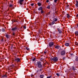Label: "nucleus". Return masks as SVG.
Returning <instances> with one entry per match:
<instances>
[{"mask_svg": "<svg viewBox=\"0 0 78 78\" xmlns=\"http://www.w3.org/2000/svg\"><path fill=\"white\" fill-rule=\"evenodd\" d=\"M51 60L52 61H53V62H57L58 60V59L57 57H53V58H51Z\"/></svg>", "mask_w": 78, "mask_h": 78, "instance_id": "f257e3e1", "label": "nucleus"}, {"mask_svg": "<svg viewBox=\"0 0 78 78\" xmlns=\"http://www.w3.org/2000/svg\"><path fill=\"white\" fill-rule=\"evenodd\" d=\"M37 65L39 68H41L42 67L41 62L40 61H38L37 62Z\"/></svg>", "mask_w": 78, "mask_h": 78, "instance_id": "f03ea898", "label": "nucleus"}, {"mask_svg": "<svg viewBox=\"0 0 78 78\" xmlns=\"http://www.w3.org/2000/svg\"><path fill=\"white\" fill-rule=\"evenodd\" d=\"M12 22L14 23V22H17V23L19 24V20H13L12 21Z\"/></svg>", "mask_w": 78, "mask_h": 78, "instance_id": "7ed1b4c3", "label": "nucleus"}, {"mask_svg": "<svg viewBox=\"0 0 78 78\" xmlns=\"http://www.w3.org/2000/svg\"><path fill=\"white\" fill-rule=\"evenodd\" d=\"M15 62L18 63L19 62H20V58H16L15 59Z\"/></svg>", "mask_w": 78, "mask_h": 78, "instance_id": "20e7f679", "label": "nucleus"}, {"mask_svg": "<svg viewBox=\"0 0 78 78\" xmlns=\"http://www.w3.org/2000/svg\"><path fill=\"white\" fill-rule=\"evenodd\" d=\"M65 53H66V52H65V51H62L61 52V54L62 56H64V55H65Z\"/></svg>", "mask_w": 78, "mask_h": 78, "instance_id": "39448f33", "label": "nucleus"}, {"mask_svg": "<svg viewBox=\"0 0 78 78\" xmlns=\"http://www.w3.org/2000/svg\"><path fill=\"white\" fill-rule=\"evenodd\" d=\"M54 44V43H53V42H51L49 44V46L50 47H51Z\"/></svg>", "mask_w": 78, "mask_h": 78, "instance_id": "423d86ee", "label": "nucleus"}, {"mask_svg": "<svg viewBox=\"0 0 78 78\" xmlns=\"http://www.w3.org/2000/svg\"><path fill=\"white\" fill-rule=\"evenodd\" d=\"M23 1L24 0H20V4L21 5H23Z\"/></svg>", "mask_w": 78, "mask_h": 78, "instance_id": "0eeeda50", "label": "nucleus"}, {"mask_svg": "<svg viewBox=\"0 0 78 78\" xmlns=\"http://www.w3.org/2000/svg\"><path fill=\"white\" fill-rule=\"evenodd\" d=\"M17 28H18V27L17 28L16 27H15L14 28H12V31H15V30H17Z\"/></svg>", "mask_w": 78, "mask_h": 78, "instance_id": "6e6552de", "label": "nucleus"}, {"mask_svg": "<svg viewBox=\"0 0 78 78\" xmlns=\"http://www.w3.org/2000/svg\"><path fill=\"white\" fill-rule=\"evenodd\" d=\"M59 47H60V46L59 45H56V46H55V48H56L57 49H59Z\"/></svg>", "mask_w": 78, "mask_h": 78, "instance_id": "1a4fd4ad", "label": "nucleus"}, {"mask_svg": "<svg viewBox=\"0 0 78 78\" xmlns=\"http://www.w3.org/2000/svg\"><path fill=\"white\" fill-rule=\"evenodd\" d=\"M75 34L76 36H78V31H76L75 32Z\"/></svg>", "mask_w": 78, "mask_h": 78, "instance_id": "9d476101", "label": "nucleus"}, {"mask_svg": "<svg viewBox=\"0 0 78 78\" xmlns=\"http://www.w3.org/2000/svg\"><path fill=\"white\" fill-rule=\"evenodd\" d=\"M73 70L74 71L76 70V67H73Z\"/></svg>", "mask_w": 78, "mask_h": 78, "instance_id": "9b49d317", "label": "nucleus"}, {"mask_svg": "<svg viewBox=\"0 0 78 78\" xmlns=\"http://www.w3.org/2000/svg\"><path fill=\"white\" fill-rule=\"evenodd\" d=\"M42 9V7H40L38 9V10H39V11H41Z\"/></svg>", "mask_w": 78, "mask_h": 78, "instance_id": "f8f14e48", "label": "nucleus"}, {"mask_svg": "<svg viewBox=\"0 0 78 78\" xmlns=\"http://www.w3.org/2000/svg\"><path fill=\"white\" fill-rule=\"evenodd\" d=\"M65 45L67 47H68V46H69V43H66L65 44Z\"/></svg>", "mask_w": 78, "mask_h": 78, "instance_id": "ddd939ff", "label": "nucleus"}, {"mask_svg": "<svg viewBox=\"0 0 78 78\" xmlns=\"http://www.w3.org/2000/svg\"><path fill=\"white\" fill-rule=\"evenodd\" d=\"M2 32H5V29L3 28H2Z\"/></svg>", "mask_w": 78, "mask_h": 78, "instance_id": "4468645a", "label": "nucleus"}, {"mask_svg": "<svg viewBox=\"0 0 78 78\" xmlns=\"http://www.w3.org/2000/svg\"><path fill=\"white\" fill-rule=\"evenodd\" d=\"M12 6H13V5L12 4H11L9 5V8H12Z\"/></svg>", "mask_w": 78, "mask_h": 78, "instance_id": "2eb2a0df", "label": "nucleus"}, {"mask_svg": "<svg viewBox=\"0 0 78 78\" xmlns=\"http://www.w3.org/2000/svg\"><path fill=\"white\" fill-rule=\"evenodd\" d=\"M37 5H38V6H41V3L40 2H38L37 3Z\"/></svg>", "mask_w": 78, "mask_h": 78, "instance_id": "dca6fc26", "label": "nucleus"}, {"mask_svg": "<svg viewBox=\"0 0 78 78\" xmlns=\"http://www.w3.org/2000/svg\"><path fill=\"white\" fill-rule=\"evenodd\" d=\"M76 7H78V2L76 1Z\"/></svg>", "mask_w": 78, "mask_h": 78, "instance_id": "f3484780", "label": "nucleus"}, {"mask_svg": "<svg viewBox=\"0 0 78 78\" xmlns=\"http://www.w3.org/2000/svg\"><path fill=\"white\" fill-rule=\"evenodd\" d=\"M40 77L41 78H43L44 77V75H41L40 76Z\"/></svg>", "mask_w": 78, "mask_h": 78, "instance_id": "a211bd4d", "label": "nucleus"}, {"mask_svg": "<svg viewBox=\"0 0 78 78\" xmlns=\"http://www.w3.org/2000/svg\"><path fill=\"white\" fill-rule=\"evenodd\" d=\"M5 37H6L7 38H9V35L7 34H5Z\"/></svg>", "mask_w": 78, "mask_h": 78, "instance_id": "6ab92c4d", "label": "nucleus"}, {"mask_svg": "<svg viewBox=\"0 0 78 78\" xmlns=\"http://www.w3.org/2000/svg\"><path fill=\"white\" fill-rule=\"evenodd\" d=\"M54 21H55V22H56L57 20H58L56 18H54L53 19Z\"/></svg>", "mask_w": 78, "mask_h": 78, "instance_id": "aec40b11", "label": "nucleus"}, {"mask_svg": "<svg viewBox=\"0 0 78 78\" xmlns=\"http://www.w3.org/2000/svg\"><path fill=\"white\" fill-rule=\"evenodd\" d=\"M2 77H6V78H7V76L6 75V74H5V75H4V76H2Z\"/></svg>", "mask_w": 78, "mask_h": 78, "instance_id": "412c9836", "label": "nucleus"}, {"mask_svg": "<svg viewBox=\"0 0 78 78\" xmlns=\"http://www.w3.org/2000/svg\"><path fill=\"white\" fill-rule=\"evenodd\" d=\"M24 74V73H22V70H21L20 75H23Z\"/></svg>", "mask_w": 78, "mask_h": 78, "instance_id": "4be33fe9", "label": "nucleus"}, {"mask_svg": "<svg viewBox=\"0 0 78 78\" xmlns=\"http://www.w3.org/2000/svg\"><path fill=\"white\" fill-rule=\"evenodd\" d=\"M67 17H68V18H69L70 17V16L68 14H67Z\"/></svg>", "mask_w": 78, "mask_h": 78, "instance_id": "5701e85b", "label": "nucleus"}, {"mask_svg": "<svg viewBox=\"0 0 78 78\" xmlns=\"http://www.w3.org/2000/svg\"><path fill=\"white\" fill-rule=\"evenodd\" d=\"M56 75L57 76H60V75L59 74V73H56Z\"/></svg>", "mask_w": 78, "mask_h": 78, "instance_id": "b1692460", "label": "nucleus"}, {"mask_svg": "<svg viewBox=\"0 0 78 78\" xmlns=\"http://www.w3.org/2000/svg\"><path fill=\"white\" fill-rule=\"evenodd\" d=\"M49 14H50V12H48L46 15L47 16H48V15H49Z\"/></svg>", "mask_w": 78, "mask_h": 78, "instance_id": "393cba45", "label": "nucleus"}, {"mask_svg": "<svg viewBox=\"0 0 78 78\" xmlns=\"http://www.w3.org/2000/svg\"><path fill=\"white\" fill-rule=\"evenodd\" d=\"M44 11H43L42 10H41V14H43L44 13Z\"/></svg>", "mask_w": 78, "mask_h": 78, "instance_id": "a878e982", "label": "nucleus"}, {"mask_svg": "<svg viewBox=\"0 0 78 78\" xmlns=\"http://www.w3.org/2000/svg\"><path fill=\"white\" fill-rule=\"evenodd\" d=\"M35 60H36V58H35L32 59L33 61H35Z\"/></svg>", "mask_w": 78, "mask_h": 78, "instance_id": "bb28decb", "label": "nucleus"}, {"mask_svg": "<svg viewBox=\"0 0 78 78\" xmlns=\"http://www.w3.org/2000/svg\"><path fill=\"white\" fill-rule=\"evenodd\" d=\"M26 49H27V50H30L29 49V48H28L26 47Z\"/></svg>", "mask_w": 78, "mask_h": 78, "instance_id": "cd10ccee", "label": "nucleus"}, {"mask_svg": "<svg viewBox=\"0 0 78 78\" xmlns=\"http://www.w3.org/2000/svg\"><path fill=\"white\" fill-rule=\"evenodd\" d=\"M76 60L77 61H78V57H76Z\"/></svg>", "mask_w": 78, "mask_h": 78, "instance_id": "c85d7f7f", "label": "nucleus"}, {"mask_svg": "<svg viewBox=\"0 0 78 78\" xmlns=\"http://www.w3.org/2000/svg\"><path fill=\"white\" fill-rule=\"evenodd\" d=\"M55 23V22L54 21H52V25H53V24H54Z\"/></svg>", "mask_w": 78, "mask_h": 78, "instance_id": "c756f323", "label": "nucleus"}, {"mask_svg": "<svg viewBox=\"0 0 78 78\" xmlns=\"http://www.w3.org/2000/svg\"><path fill=\"white\" fill-rule=\"evenodd\" d=\"M58 32H59V33H60V34H61V33H62V31H61V30H59V31H58Z\"/></svg>", "mask_w": 78, "mask_h": 78, "instance_id": "7c9ffc66", "label": "nucleus"}, {"mask_svg": "<svg viewBox=\"0 0 78 78\" xmlns=\"http://www.w3.org/2000/svg\"><path fill=\"white\" fill-rule=\"evenodd\" d=\"M47 8H48V9H50V5H48L47 7Z\"/></svg>", "mask_w": 78, "mask_h": 78, "instance_id": "2f4dec72", "label": "nucleus"}, {"mask_svg": "<svg viewBox=\"0 0 78 78\" xmlns=\"http://www.w3.org/2000/svg\"><path fill=\"white\" fill-rule=\"evenodd\" d=\"M40 60L41 61H42V60H44V58H41L40 59Z\"/></svg>", "mask_w": 78, "mask_h": 78, "instance_id": "473e14b6", "label": "nucleus"}, {"mask_svg": "<svg viewBox=\"0 0 78 78\" xmlns=\"http://www.w3.org/2000/svg\"><path fill=\"white\" fill-rule=\"evenodd\" d=\"M31 5L32 6H33L34 5V4H31Z\"/></svg>", "mask_w": 78, "mask_h": 78, "instance_id": "72a5a7b5", "label": "nucleus"}, {"mask_svg": "<svg viewBox=\"0 0 78 78\" xmlns=\"http://www.w3.org/2000/svg\"><path fill=\"white\" fill-rule=\"evenodd\" d=\"M48 2H49V0H47L46 2L48 3Z\"/></svg>", "mask_w": 78, "mask_h": 78, "instance_id": "f704fd0d", "label": "nucleus"}, {"mask_svg": "<svg viewBox=\"0 0 78 78\" xmlns=\"http://www.w3.org/2000/svg\"><path fill=\"white\" fill-rule=\"evenodd\" d=\"M63 60H66V58L64 57L63 58Z\"/></svg>", "mask_w": 78, "mask_h": 78, "instance_id": "c9c22d12", "label": "nucleus"}, {"mask_svg": "<svg viewBox=\"0 0 78 78\" xmlns=\"http://www.w3.org/2000/svg\"><path fill=\"white\" fill-rule=\"evenodd\" d=\"M23 28H24V29H26V26H24L23 27Z\"/></svg>", "mask_w": 78, "mask_h": 78, "instance_id": "e433bc0d", "label": "nucleus"}, {"mask_svg": "<svg viewBox=\"0 0 78 78\" xmlns=\"http://www.w3.org/2000/svg\"><path fill=\"white\" fill-rule=\"evenodd\" d=\"M57 30L58 31H60V29H59V28H57Z\"/></svg>", "mask_w": 78, "mask_h": 78, "instance_id": "4c0bfd02", "label": "nucleus"}, {"mask_svg": "<svg viewBox=\"0 0 78 78\" xmlns=\"http://www.w3.org/2000/svg\"><path fill=\"white\" fill-rule=\"evenodd\" d=\"M57 1V0H55L54 2L55 3H56V2Z\"/></svg>", "mask_w": 78, "mask_h": 78, "instance_id": "58836bf2", "label": "nucleus"}, {"mask_svg": "<svg viewBox=\"0 0 78 78\" xmlns=\"http://www.w3.org/2000/svg\"><path fill=\"white\" fill-rule=\"evenodd\" d=\"M31 77H32V76H34V75L32 74L31 75Z\"/></svg>", "mask_w": 78, "mask_h": 78, "instance_id": "ea45409f", "label": "nucleus"}, {"mask_svg": "<svg viewBox=\"0 0 78 78\" xmlns=\"http://www.w3.org/2000/svg\"><path fill=\"white\" fill-rule=\"evenodd\" d=\"M15 34V32H13V35H14Z\"/></svg>", "mask_w": 78, "mask_h": 78, "instance_id": "a19ab883", "label": "nucleus"}, {"mask_svg": "<svg viewBox=\"0 0 78 78\" xmlns=\"http://www.w3.org/2000/svg\"><path fill=\"white\" fill-rule=\"evenodd\" d=\"M69 5H67V7L68 8H69Z\"/></svg>", "mask_w": 78, "mask_h": 78, "instance_id": "79ce46f5", "label": "nucleus"}, {"mask_svg": "<svg viewBox=\"0 0 78 78\" xmlns=\"http://www.w3.org/2000/svg\"><path fill=\"white\" fill-rule=\"evenodd\" d=\"M20 3V0H19L18 2V3Z\"/></svg>", "mask_w": 78, "mask_h": 78, "instance_id": "37998d69", "label": "nucleus"}, {"mask_svg": "<svg viewBox=\"0 0 78 78\" xmlns=\"http://www.w3.org/2000/svg\"><path fill=\"white\" fill-rule=\"evenodd\" d=\"M1 41H2V42H3V39H2L1 40Z\"/></svg>", "mask_w": 78, "mask_h": 78, "instance_id": "c03bdc74", "label": "nucleus"}, {"mask_svg": "<svg viewBox=\"0 0 78 78\" xmlns=\"http://www.w3.org/2000/svg\"><path fill=\"white\" fill-rule=\"evenodd\" d=\"M44 54L47 53V52H44Z\"/></svg>", "mask_w": 78, "mask_h": 78, "instance_id": "a18cd8bd", "label": "nucleus"}, {"mask_svg": "<svg viewBox=\"0 0 78 78\" xmlns=\"http://www.w3.org/2000/svg\"><path fill=\"white\" fill-rule=\"evenodd\" d=\"M47 78H50V76L47 77Z\"/></svg>", "mask_w": 78, "mask_h": 78, "instance_id": "49530a36", "label": "nucleus"}, {"mask_svg": "<svg viewBox=\"0 0 78 78\" xmlns=\"http://www.w3.org/2000/svg\"><path fill=\"white\" fill-rule=\"evenodd\" d=\"M76 17H78V14H77L76 15Z\"/></svg>", "mask_w": 78, "mask_h": 78, "instance_id": "de8ad7c7", "label": "nucleus"}, {"mask_svg": "<svg viewBox=\"0 0 78 78\" xmlns=\"http://www.w3.org/2000/svg\"><path fill=\"white\" fill-rule=\"evenodd\" d=\"M76 45H78V43L76 44Z\"/></svg>", "mask_w": 78, "mask_h": 78, "instance_id": "09e8293b", "label": "nucleus"}, {"mask_svg": "<svg viewBox=\"0 0 78 78\" xmlns=\"http://www.w3.org/2000/svg\"><path fill=\"white\" fill-rule=\"evenodd\" d=\"M2 31V30L1 29H0V32Z\"/></svg>", "mask_w": 78, "mask_h": 78, "instance_id": "8fccbe9b", "label": "nucleus"}, {"mask_svg": "<svg viewBox=\"0 0 78 78\" xmlns=\"http://www.w3.org/2000/svg\"><path fill=\"white\" fill-rule=\"evenodd\" d=\"M77 27H78V24H77Z\"/></svg>", "mask_w": 78, "mask_h": 78, "instance_id": "3c124183", "label": "nucleus"}, {"mask_svg": "<svg viewBox=\"0 0 78 78\" xmlns=\"http://www.w3.org/2000/svg\"><path fill=\"white\" fill-rule=\"evenodd\" d=\"M71 56H72V55H73V54H71Z\"/></svg>", "mask_w": 78, "mask_h": 78, "instance_id": "603ef678", "label": "nucleus"}, {"mask_svg": "<svg viewBox=\"0 0 78 78\" xmlns=\"http://www.w3.org/2000/svg\"><path fill=\"white\" fill-rule=\"evenodd\" d=\"M27 10H28V9H27Z\"/></svg>", "mask_w": 78, "mask_h": 78, "instance_id": "864d4df0", "label": "nucleus"}, {"mask_svg": "<svg viewBox=\"0 0 78 78\" xmlns=\"http://www.w3.org/2000/svg\"><path fill=\"white\" fill-rule=\"evenodd\" d=\"M36 54V53H33V54Z\"/></svg>", "mask_w": 78, "mask_h": 78, "instance_id": "5fc2aeb1", "label": "nucleus"}, {"mask_svg": "<svg viewBox=\"0 0 78 78\" xmlns=\"http://www.w3.org/2000/svg\"><path fill=\"white\" fill-rule=\"evenodd\" d=\"M11 9V10H12V9Z\"/></svg>", "mask_w": 78, "mask_h": 78, "instance_id": "6e6d98bb", "label": "nucleus"}, {"mask_svg": "<svg viewBox=\"0 0 78 78\" xmlns=\"http://www.w3.org/2000/svg\"><path fill=\"white\" fill-rule=\"evenodd\" d=\"M9 10V9H8V10Z\"/></svg>", "mask_w": 78, "mask_h": 78, "instance_id": "4d7b16f0", "label": "nucleus"}, {"mask_svg": "<svg viewBox=\"0 0 78 78\" xmlns=\"http://www.w3.org/2000/svg\"><path fill=\"white\" fill-rule=\"evenodd\" d=\"M51 76H50V78L51 77Z\"/></svg>", "mask_w": 78, "mask_h": 78, "instance_id": "13d9d810", "label": "nucleus"}, {"mask_svg": "<svg viewBox=\"0 0 78 78\" xmlns=\"http://www.w3.org/2000/svg\"><path fill=\"white\" fill-rule=\"evenodd\" d=\"M22 18V17H20V19H21Z\"/></svg>", "mask_w": 78, "mask_h": 78, "instance_id": "bf43d9fd", "label": "nucleus"}, {"mask_svg": "<svg viewBox=\"0 0 78 78\" xmlns=\"http://www.w3.org/2000/svg\"><path fill=\"white\" fill-rule=\"evenodd\" d=\"M19 19H20V17H19Z\"/></svg>", "mask_w": 78, "mask_h": 78, "instance_id": "052dcab7", "label": "nucleus"}, {"mask_svg": "<svg viewBox=\"0 0 78 78\" xmlns=\"http://www.w3.org/2000/svg\"><path fill=\"white\" fill-rule=\"evenodd\" d=\"M21 28H22V27H21Z\"/></svg>", "mask_w": 78, "mask_h": 78, "instance_id": "680f3d73", "label": "nucleus"}]
</instances>
